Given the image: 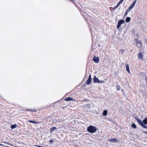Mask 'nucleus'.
Listing matches in <instances>:
<instances>
[{
    "mask_svg": "<svg viewBox=\"0 0 147 147\" xmlns=\"http://www.w3.org/2000/svg\"><path fill=\"white\" fill-rule=\"evenodd\" d=\"M136 119L138 123L141 127L147 129V125H146L147 124V117H146L143 120V122L138 118H136Z\"/></svg>",
    "mask_w": 147,
    "mask_h": 147,
    "instance_id": "f257e3e1",
    "label": "nucleus"
},
{
    "mask_svg": "<svg viewBox=\"0 0 147 147\" xmlns=\"http://www.w3.org/2000/svg\"><path fill=\"white\" fill-rule=\"evenodd\" d=\"M87 130L91 133H94L96 131L97 129L94 126L90 125L88 127Z\"/></svg>",
    "mask_w": 147,
    "mask_h": 147,
    "instance_id": "f03ea898",
    "label": "nucleus"
},
{
    "mask_svg": "<svg viewBox=\"0 0 147 147\" xmlns=\"http://www.w3.org/2000/svg\"><path fill=\"white\" fill-rule=\"evenodd\" d=\"M134 42L136 44V46L138 47H141V43L140 41L138 40L137 39L134 40Z\"/></svg>",
    "mask_w": 147,
    "mask_h": 147,
    "instance_id": "7ed1b4c3",
    "label": "nucleus"
},
{
    "mask_svg": "<svg viewBox=\"0 0 147 147\" xmlns=\"http://www.w3.org/2000/svg\"><path fill=\"white\" fill-rule=\"evenodd\" d=\"M124 21L123 20H121L118 21L117 26V28H119L120 27L121 25L124 23Z\"/></svg>",
    "mask_w": 147,
    "mask_h": 147,
    "instance_id": "20e7f679",
    "label": "nucleus"
},
{
    "mask_svg": "<svg viewBox=\"0 0 147 147\" xmlns=\"http://www.w3.org/2000/svg\"><path fill=\"white\" fill-rule=\"evenodd\" d=\"M108 140L109 142H115H115H118V140L115 138H112L111 139H109Z\"/></svg>",
    "mask_w": 147,
    "mask_h": 147,
    "instance_id": "39448f33",
    "label": "nucleus"
},
{
    "mask_svg": "<svg viewBox=\"0 0 147 147\" xmlns=\"http://www.w3.org/2000/svg\"><path fill=\"white\" fill-rule=\"evenodd\" d=\"M93 60L96 63H98L99 61V59L98 57H94Z\"/></svg>",
    "mask_w": 147,
    "mask_h": 147,
    "instance_id": "423d86ee",
    "label": "nucleus"
},
{
    "mask_svg": "<svg viewBox=\"0 0 147 147\" xmlns=\"http://www.w3.org/2000/svg\"><path fill=\"white\" fill-rule=\"evenodd\" d=\"M136 1L137 0H135V1L132 3L130 6L129 7V9H132L134 7Z\"/></svg>",
    "mask_w": 147,
    "mask_h": 147,
    "instance_id": "0eeeda50",
    "label": "nucleus"
},
{
    "mask_svg": "<svg viewBox=\"0 0 147 147\" xmlns=\"http://www.w3.org/2000/svg\"><path fill=\"white\" fill-rule=\"evenodd\" d=\"M138 57L139 59H141L142 60L143 58V55L141 53H139L138 55Z\"/></svg>",
    "mask_w": 147,
    "mask_h": 147,
    "instance_id": "6e6552de",
    "label": "nucleus"
},
{
    "mask_svg": "<svg viewBox=\"0 0 147 147\" xmlns=\"http://www.w3.org/2000/svg\"><path fill=\"white\" fill-rule=\"evenodd\" d=\"M57 129V128L56 127H55L54 126L52 127L50 129V132L51 133L53 131H55Z\"/></svg>",
    "mask_w": 147,
    "mask_h": 147,
    "instance_id": "1a4fd4ad",
    "label": "nucleus"
},
{
    "mask_svg": "<svg viewBox=\"0 0 147 147\" xmlns=\"http://www.w3.org/2000/svg\"><path fill=\"white\" fill-rule=\"evenodd\" d=\"M99 80L98 79V78H96L95 76H94V79H93V81L94 83H98V82Z\"/></svg>",
    "mask_w": 147,
    "mask_h": 147,
    "instance_id": "9d476101",
    "label": "nucleus"
},
{
    "mask_svg": "<svg viewBox=\"0 0 147 147\" xmlns=\"http://www.w3.org/2000/svg\"><path fill=\"white\" fill-rule=\"evenodd\" d=\"M65 100L67 101H69L73 100L74 99L70 97H69L66 98Z\"/></svg>",
    "mask_w": 147,
    "mask_h": 147,
    "instance_id": "9b49d317",
    "label": "nucleus"
},
{
    "mask_svg": "<svg viewBox=\"0 0 147 147\" xmlns=\"http://www.w3.org/2000/svg\"><path fill=\"white\" fill-rule=\"evenodd\" d=\"M126 70L129 73H130V72L129 69V66L127 64L126 65Z\"/></svg>",
    "mask_w": 147,
    "mask_h": 147,
    "instance_id": "f8f14e48",
    "label": "nucleus"
},
{
    "mask_svg": "<svg viewBox=\"0 0 147 147\" xmlns=\"http://www.w3.org/2000/svg\"><path fill=\"white\" fill-rule=\"evenodd\" d=\"M107 111L106 110H105L103 111L102 114L104 116H106L107 115Z\"/></svg>",
    "mask_w": 147,
    "mask_h": 147,
    "instance_id": "ddd939ff",
    "label": "nucleus"
},
{
    "mask_svg": "<svg viewBox=\"0 0 147 147\" xmlns=\"http://www.w3.org/2000/svg\"><path fill=\"white\" fill-rule=\"evenodd\" d=\"M91 82V79H88V80L86 82V84L87 85H89Z\"/></svg>",
    "mask_w": 147,
    "mask_h": 147,
    "instance_id": "4468645a",
    "label": "nucleus"
},
{
    "mask_svg": "<svg viewBox=\"0 0 147 147\" xmlns=\"http://www.w3.org/2000/svg\"><path fill=\"white\" fill-rule=\"evenodd\" d=\"M130 20V18L129 17H127L126 19V22H129Z\"/></svg>",
    "mask_w": 147,
    "mask_h": 147,
    "instance_id": "2eb2a0df",
    "label": "nucleus"
},
{
    "mask_svg": "<svg viewBox=\"0 0 147 147\" xmlns=\"http://www.w3.org/2000/svg\"><path fill=\"white\" fill-rule=\"evenodd\" d=\"M17 126L16 124L13 125L11 126V127L12 129H13L16 127Z\"/></svg>",
    "mask_w": 147,
    "mask_h": 147,
    "instance_id": "dca6fc26",
    "label": "nucleus"
},
{
    "mask_svg": "<svg viewBox=\"0 0 147 147\" xmlns=\"http://www.w3.org/2000/svg\"><path fill=\"white\" fill-rule=\"evenodd\" d=\"M26 111H30L31 112H36V110H32V109H28L27 110H26Z\"/></svg>",
    "mask_w": 147,
    "mask_h": 147,
    "instance_id": "f3484780",
    "label": "nucleus"
},
{
    "mask_svg": "<svg viewBox=\"0 0 147 147\" xmlns=\"http://www.w3.org/2000/svg\"><path fill=\"white\" fill-rule=\"evenodd\" d=\"M132 127L134 129L136 128V126L135 123H133L132 124Z\"/></svg>",
    "mask_w": 147,
    "mask_h": 147,
    "instance_id": "a211bd4d",
    "label": "nucleus"
},
{
    "mask_svg": "<svg viewBox=\"0 0 147 147\" xmlns=\"http://www.w3.org/2000/svg\"><path fill=\"white\" fill-rule=\"evenodd\" d=\"M28 121L30 122V123H34V124H36L37 123V121H31V120Z\"/></svg>",
    "mask_w": 147,
    "mask_h": 147,
    "instance_id": "6ab92c4d",
    "label": "nucleus"
},
{
    "mask_svg": "<svg viewBox=\"0 0 147 147\" xmlns=\"http://www.w3.org/2000/svg\"><path fill=\"white\" fill-rule=\"evenodd\" d=\"M117 89V90H119L120 89V86H116Z\"/></svg>",
    "mask_w": 147,
    "mask_h": 147,
    "instance_id": "aec40b11",
    "label": "nucleus"
},
{
    "mask_svg": "<svg viewBox=\"0 0 147 147\" xmlns=\"http://www.w3.org/2000/svg\"><path fill=\"white\" fill-rule=\"evenodd\" d=\"M128 13V11H126L124 14V16H126Z\"/></svg>",
    "mask_w": 147,
    "mask_h": 147,
    "instance_id": "412c9836",
    "label": "nucleus"
},
{
    "mask_svg": "<svg viewBox=\"0 0 147 147\" xmlns=\"http://www.w3.org/2000/svg\"><path fill=\"white\" fill-rule=\"evenodd\" d=\"M103 82H104V81H100L99 80L98 83V84H100V83L102 84Z\"/></svg>",
    "mask_w": 147,
    "mask_h": 147,
    "instance_id": "4be33fe9",
    "label": "nucleus"
},
{
    "mask_svg": "<svg viewBox=\"0 0 147 147\" xmlns=\"http://www.w3.org/2000/svg\"><path fill=\"white\" fill-rule=\"evenodd\" d=\"M123 1L122 0H121L118 3V4L119 5H120L121 4L122 2H123Z\"/></svg>",
    "mask_w": 147,
    "mask_h": 147,
    "instance_id": "5701e85b",
    "label": "nucleus"
},
{
    "mask_svg": "<svg viewBox=\"0 0 147 147\" xmlns=\"http://www.w3.org/2000/svg\"><path fill=\"white\" fill-rule=\"evenodd\" d=\"M88 79H91V75H90H90Z\"/></svg>",
    "mask_w": 147,
    "mask_h": 147,
    "instance_id": "b1692460",
    "label": "nucleus"
},
{
    "mask_svg": "<svg viewBox=\"0 0 147 147\" xmlns=\"http://www.w3.org/2000/svg\"><path fill=\"white\" fill-rule=\"evenodd\" d=\"M120 5L118 3L117 4V5H116V6L115 7V8H117V7H118L119 6V5Z\"/></svg>",
    "mask_w": 147,
    "mask_h": 147,
    "instance_id": "393cba45",
    "label": "nucleus"
},
{
    "mask_svg": "<svg viewBox=\"0 0 147 147\" xmlns=\"http://www.w3.org/2000/svg\"><path fill=\"white\" fill-rule=\"evenodd\" d=\"M120 51L121 52L123 53L124 52V51H122V50H121Z\"/></svg>",
    "mask_w": 147,
    "mask_h": 147,
    "instance_id": "a878e982",
    "label": "nucleus"
},
{
    "mask_svg": "<svg viewBox=\"0 0 147 147\" xmlns=\"http://www.w3.org/2000/svg\"><path fill=\"white\" fill-rule=\"evenodd\" d=\"M36 146L38 147H42V146Z\"/></svg>",
    "mask_w": 147,
    "mask_h": 147,
    "instance_id": "bb28decb",
    "label": "nucleus"
},
{
    "mask_svg": "<svg viewBox=\"0 0 147 147\" xmlns=\"http://www.w3.org/2000/svg\"><path fill=\"white\" fill-rule=\"evenodd\" d=\"M50 142H53V141L52 140H50Z\"/></svg>",
    "mask_w": 147,
    "mask_h": 147,
    "instance_id": "cd10ccee",
    "label": "nucleus"
},
{
    "mask_svg": "<svg viewBox=\"0 0 147 147\" xmlns=\"http://www.w3.org/2000/svg\"><path fill=\"white\" fill-rule=\"evenodd\" d=\"M144 133H145L146 134H147V131H144Z\"/></svg>",
    "mask_w": 147,
    "mask_h": 147,
    "instance_id": "c85d7f7f",
    "label": "nucleus"
},
{
    "mask_svg": "<svg viewBox=\"0 0 147 147\" xmlns=\"http://www.w3.org/2000/svg\"><path fill=\"white\" fill-rule=\"evenodd\" d=\"M141 91H142V90H140V91H139V92H141Z\"/></svg>",
    "mask_w": 147,
    "mask_h": 147,
    "instance_id": "c756f323",
    "label": "nucleus"
},
{
    "mask_svg": "<svg viewBox=\"0 0 147 147\" xmlns=\"http://www.w3.org/2000/svg\"><path fill=\"white\" fill-rule=\"evenodd\" d=\"M121 91H123V90H121Z\"/></svg>",
    "mask_w": 147,
    "mask_h": 147,
    "instance_id": "7c9ffc66",
    "label": "nucleus"
},
{
    "mask_svg": "<svg viewBox=\"0 0 147 147\" xmlns=\"http://www.w3.org/2000/svg\"><path fill=\"white\" fill-rule=\"evenodd\" d=\"M122 0L123 1H124V0Z\"/></svg>",
    "mask_w": 147,
    "mask_h": 147,
    "instance_id": "2f4dec72",
    "label": "nucleus"
},
{
    "mask_svg": "<svg viewBox=\"0 0 147 147\" xmlns=\"http://www.w3.org/2000/svg\"><path fill=\"white\" fill-rule=\"evenodd\" d=\"M1 145V144H0V146Z\"/></svg>",
    "mask_w": 147,
    "mask_h": 147,
    "instance_id": "473e14b6",
    "label": "nucleus"
}]
</instances>
